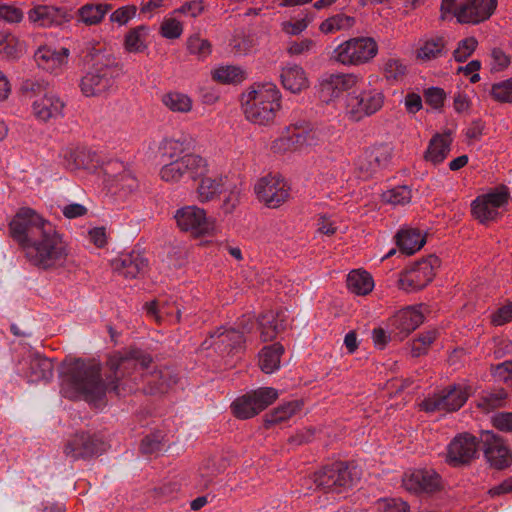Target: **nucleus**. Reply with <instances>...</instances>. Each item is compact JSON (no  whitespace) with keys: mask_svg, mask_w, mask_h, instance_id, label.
I'll use <instances>...</instances> for the list:
<instances>
[{"mask_svg":"<svg viewBox=\"0 0 512 512\" xmlns=\"http://www.w3.org/2000/svg\"><path fill=\"white\" fill-rule=\"evenodd\" d=\"M378 52V45L372 37H355L341 43L333 57L344 65H360L369 62Z\"/></svg>","mask_w":512,"mask_h":512,"instance_id":"6e6552de","label":"nucleus"},{"mask_svg":"<svg viewBox=\"0 0 512 512\" xmlns=\"http://www.w3.org/2000/svg\"><path fill=\"white\" fill-rule=\"evenodd\" d=\"M9 234L25 251L27 260L39 269L61 266L68 252L55 226L30 207H21L9 223Z\"/></svg>","mask_w":512,"mask_h":512,"instance_id":"f03ea898","label":"nucleus"},{"mask_svg":"<svg viewBox=\"0 0 512 512\" xmlns=\"http://www.w3.org/2000/svg\"><path fill=\"white\" fill-rule=\"evenodd\" d=\"M277 398L276 389L261 387L235 399L231 404L232 413L238 419H249L265 410Z\"/></svg>","mask_w":512,"mask_h":512,"instance_id":"1a4fd4ad","label":"nucleus"},{"mask_svg":"<svg viewBox=\"0 0 512 512\" xmlns=\"http://www.w3.org/2000/svg\"><path fill=\"white\" fill-rule=\"evenodd\" d=\"M152 362V357L145 351L130 347L113 353L108 357L106 365L109 372L106 381L102 379L100 364L82 359L63 361L59 374L63 385L73 396H81L85 401L99 407L104 404L106 393L121 394L120 379L130 375L138 366L145 368Z\"/></svg>","mask_w":512,"mask_h":512,"instance_id":"f257e3e1","label":"nucleus"},{"mask_svg":"<svg viewBox=\"0 0 512 512\" xmlns=\"http://www.w3.org/2000/svg\"><path fill=\"white\" fill-rule=\"evenodd\" d=\"M490 95L497 102L512 103V77L494 83L491 87Z\"/></svg>","mask_w":512,"mask_h":512,"instance_id":"49530a36","label":"nucleus"},{"mask_svg":"<svg viewBox=\"0 0 512 512\" xmlns=\"http://www.w3.org/2000/svg\"><path fill=\"white\" fill-rule=\"evenodd\" d=\"M114 185L118 190H123L125 193H132L137 190L138 181L127 171L119 175Z\"/></svg>","mask_w":512,"mask_h":512,"instance_id":"13d9d810","label":"nucleus"},{"mask_svg":"<svg viewBox=\"0 0 512 512\" xmlns=\"http://www.w3.org/2000/svg\"><path fill=\"white\" fill-rule=\"evenodd\" d=\"M509 198V190L505 185H500L492 189L489 193L484 194V199L488 203H490L495 209L507 204Z\"/></svg>","mask_w":512,"mask_h":512,"instance_id":"603ef678","label":"nucleus"},{"mask_svg":"<svg viewBox=\"0 0 512 512\" xmlns=\"http://www.w3.org/2000/svg\"><path fill=\"white\" fill-rule=\"evenodd\" d=\"M316 144V132L311 123L306 121L296 122L287 128L286 134L274 142V148L278 150H296L303 146Z\"/></svg>","mask_w":512,"mask_h":512,"instance_id":"dca6fc26","label":"nucleus"},{"mask_svg":"<svg viewBox=\"0 0 512 512\" xmlns=\"http://www.w3.org/2000/svg\"><path fill=\"white\" fill-rule=\"evenodd\" d=\"M105 451V443L96 435L88 432L75 433L65 444L64 453L73 461L87 460Z\"/></svg>","mask_w":512,"mask_h":512,"instance_id":"ddd939ff","label":"nucleus"},{"mask_svg":"<svg viewBox=\"0 0 512 512\" xmlns=\"http://www.w3.org/2000/svg\"><path fill=\"white\" fill-rule=\"evenodd\" d=\"M255 193L269 208H277L285 202L289 196L286 183L274 176L261 178L255 185Z\"/></svg>","mask_w":512,"mask_h":512,"instance_id":"aec40b11","label":"nucleus"},{"mask_svg":"<svg viewBox=\"0 0 512 512\" xmlns=\"http://www.w3.org/2000/svg\"><path fill=\"white\" fill-rule=\"evenodd\" d=\"M357 167L361 173V176L364 178L372 176V174L379 169L374 163V161H370V159H367L366 151L359 157Z\"/></svg>","mask_w":512,"mask_h":512,"instance_id":"774afa93","label":"nucleus"},{"mask_svg":"<svg viewBox=\"0 0 512 512\" xmlns=\"http://www.w3.org/2000/svg\"><path fill=\"white\" fill-rule=\"evenodd\" d=\"M347 287L357 295H367L372 291L374 281L368 272L353 270L347 276Z\"/></svg>","mask_w":512,"mask_h":512,"instance_id":"e433bc0d","label":"nucleus"},{"mask_svg":"<svg viewBox=\"0 0 512 512\" xmlns=\"http://www.w3.org/2000/svg\"><path fill=\"white\" fill-rule=\"evenodd\" d=\"M497 4V0H442L441 19L453 13L460 24H479L492 16Z\"/></svg>","mask_w":512,"mask_h":512,"instance_id":"39448f33","label":"nucleus"},{"mask_svg":"<svg viewBox=\"0 0 512 512\" xmlns=\"http://www.w3.org/2000/svg\"><path fill=\"white\" fill-rule=\"evenodd\" d=\"M160 30L163 37L167 39H176L181 36L183 28L182 24L178 20L170 18L163 21Z\"/></svg>","mask_w":512,"mask_h":512,"instance_id":"6e6d98bb","label":"nucleus"},{"mask_svg":"<svg viewBox=\"0 0 512 512\" xmlns=\"http://www.w3.org/2000/svg\"><path fill=\"white\" fill-rule=\"evenodd\" d=\"M506 398L507 392L504 389H499L483 395L479 400L478 407L487 412H490L497 408L503 407L505 405Z\"/></svg>","mask_w":512,"mask_h":512,"instance_id":"37998d69","label":"nucleus"},{"mask_svg":"<svg viewBox=\"0 0 512 512\" xmlns=\"http://www.w3.org/2000/svg\"><path fill=\"white\" fill-rule=\"evenodd\" d=\"M242 106L246 118L255 124L272 123L281 108V94L274 83H254L242 95Z\"/></svg>","mask_w":512,"mask_h":512,"instance_id":"7ed1b4c3","label":"nucleus"},{"mask_svg":"<svg viewBox=\"0 0 512 512\" xmlns=\"http://www.w3.org/2000/svg\"><path fill=\"white\" fill-rule=\"evenodd\" d=\"M395 242L402 254L412 255L425 245L426 237L417 229H402L396 233Z\"/></svg>","mask_w":512,"mask_h":512,"instance_id":"bb28decb","label":"nucleus"},{"mask_svg":"<svg viewBox=\"0 0 512 512\" xmlns=\"http://www.w3.org/2000/svg\"><path fill=\"white\" fill-rule=\"evenodd\" d=\"M53 369L54 366L51 359L35 353L30 356L27 376L30 382H48L53 377Z\"/></svg>","mask_w":512,"mask_h":512,"instance_id":"c85d7f7f","label":"nucleus"},{"mask_svg":"<svg viewBox=\"0 0 512 512\" xmlns=\"http://www.w3.org/2000/svg\"><path fill=\"white\" fill-rule=\"evenodd\" d=\"M162 439L163 436L161 432L152 433L145 436L141 441L140 451L145 455L159 452L163 446Z\"/></svg>","mask_w":512,"mask_h":512,"instance_id":"864d4df0","label":"nucleus"},{"mask_svg":"<svg viewBox=\"0 0 512 512\" xmlns=\"http://www.w3.org/2000/svg\"><path fill=\"white\" fill-rule=\"evenodd\" d=\"M365 151L367 152V159L374 161L379 169L385 167L391 159L392 149L387 144L376 145Z\"/></svg>","mask_w":512,"mask_h":512,"instance_id":"a18cd8bd","label":"nucleus"},{"mask_svg":"<svg viewBox=\"0 0 512 512\" xmlns=\"http://www.w3.org/2000/svg\"><path fill=\"white\" fill-rule=\"evenodd\" d=\"M472 215L481 223L494 220L498 216L497 209L484 199V195L478 196L471 204Z\"/></svg>","mask_w":512,"mask_h":512,"instance_id":"ea45409f","label":"nucleus"},{"mask_svg":"<svg viewBox=\"0 0 512 512\" xmlns=\"http://www.w3.org/2000/svg\"><path fill=\"white\" fill-rule=\"evenodd\" d=\"M282 313L276 314L272 311L261 314L258 318V324L261 329V337L263 341H272L277 334L285 329L284 320L281 318Z\"/></svg>","mask_w":512,"mask_h":512,"instance_id":"2f4dec72","label":"nucleus"},{"mask_svg":"<svg viewBox=\"0 0 512 512\" xmlns=\"http://www.w3.org/2000/svg\"><path fill=\"white\" fill-rule=\"evenodd\" d=\"M445 397H442L441 392L438 394H434L432 397H428L422 401L420 407L422 410L426 412H435V411H444L443 400Z\"/></svg>","mask_w":512,"mask_h":512,"instance_id":"69168bd1","label":"nucleus"},{"mask_svg":"<svg viewBox=\"0 0 512 512\" xmlns=\"http://www.w3.org/2000/svg\"><path fill=\"white\" fill-rule=\"evenodd\" d=\"M383 102V94L376 90L359 93L353 91L348 95L347 106L351 109V113L355 115V119L360 120L363 116L376 113L383 106Z\"/></svg>","mask_w":512,"mask_h":512,"instance_id":"6ab92c4d","label":"nucleus"},{"mask_svg":"<svg viewBox=\"0 0 512 512\" xmlns=\"http://www.w3.org/2000/svg\"><path fill=\"white\" fill-rule=\"evenodd\" d=\"M64 103L55 96H45L33 103V111L37 118L48 121L62 113Z\"/></svg>","mask_w":512,"mask_h":512,"instance_id":"473e14b6","label":"nucleus"},{"mask_svg":"<svg viewBox=\"0 0 512 512\" xmlns=\"http://www.w3.org/2000/svg\"><path fill=\"white\" fill-rule=\"evenodd\" d=\"M403 487L412 493L432 494L443 488L441 476L433 469H414L404 473Z\"/></svg>","mask_w":512,"mask_h":512,"instance_id":"4468645a","label":"nucleus"},{"mask_svg":"<svg viewBox=\"0 0 512 512\" xmlns=\"http://www.w3.org/2000/svg\"><path fill=\"white\" fill-rule=\"evenodd\" d=\"M207 173V160L200 155L187 153L165 164L160 170V177L162 180L172 183L185 179L195 182Z\"/></svg>","mask_w":512,"mask_h":512,"instance_id":"0eeeda50","label":"nucleus"},{"mask_svg":"<svg viewBox=\"0 0 512 512\" xmlns=\"http://www.w3.org/2000/svg\"><path fill=\"white\" fill-rule=\"evenodd\" d=\"M359 478L356 467L343 461L324 465L312 477L317 489L338 494L352 488Z\"/></svg>","mask_w":512,"mask_h":512,"instance_id":"20e7f679","label":"nucleus"},{"mask_svg":"<svg viewBox=\"0 0 512 512\" xmlns=\"http://www.w3.org/2000/svg\"><path fill=\"white\" fill-rule=\"evenodd\" d=\"M113 269L125 278L134 279L143 274L148 266V261L140 253L132 251L122 254L112 263Z\"/></svg>","mask_w":512,"mask_h":512,"instance_id":"5701e85b","label":"nucleus"},{"mask_svg":"<svg viewBox=\"0 0 512 512\" xmlns=\"http://www.w3.org/2000/svg\"><path fill=\"white\" fill-rule=\"evenodd\" d=\"M471 394L470 386L449 385L441 391L445 412L458 411L468 400Z\"/></svg>","mask_w":512,"mask_h":512,"instance_id":"cd10ccee","label":"nucleus"},{"mask_svg":"<svg viewBox=\"0 0 512 512\" xmlns=\"http://www.w3.org/2000/svg\"><path fill=\"white\" fill-rule=\"evenodd\" d=\"M481 448L480 436L464 432L453 438L448 445L446 462L452 467L469 465Z\"/></svg>","mask_w":512,"mask_h":512,"instance_id":"9b49d317","label":"nucleus"},{"mask_svg":"<svg viewBox=\"0 0 512 512\" xmlns=\"http://www.w3.org/2000/svg\"><path fill=\"white\" fill-rule=\"evenodd\" d=\"M445 48V41L442 37L426 41L418 50L417 57L422 60H431L442 55Z\"/></svg>","mask_w":512,"mask_h":512,"instance_id":"c03bdc74","label":"nucleus"},{"mask_svg":"<svg viewBox=\"0 0 512 512\" xmlns=\"http://www.w3.org/2000/svg\"><path fill=\"white\" fill-rule=\"evenodd\" d=\"M239 325H241L242 331L235 328L224 329L220 327L210 332V338H216V341L212 342L210 346H215L221 353L228 355H234L242 351L245 344L244 333L252 330L253 323L241 321Z\"/></svg>","mask_w":512,"mask_h":512,"instance_id":"f3484780","label":"nucleus"},{"mask_svg":"<svg viewBox=\"0 0 512 512\" xmlns=\"http://www.w3.org/2000/svg\"><path fill=\"white\" fill-rule=\"evenodd\" d=\"M358 81L355 74L331 73L322 76L318 85V94L322 102L329 103L344 91L353 88Z\"/></svg>","mask_w":512,"mask_h":512,"instance_id":"a211bd4d","label":"nucleus"},{"mask_svg":"<svg viewBox=\"0 0 512 512\" xmlns=\"http://www.w3.org/2000/svg\"><path fill=\"white\" fill-rule=\"evenodd\" d=\"M0 55L8 60H16L22 55L18 38L8 31H0Z\"/></svg>","mask_w":512,"mask_h":512,"instance_id":"58836bf2","label":"nucleus"},{"mask_svg":"<svg viewBox=\"0 0 512 512\" xmlns=\"http://www.w3.org/2000/svg\"><path fill=\"white\" fill-rule=\"evenodd\" d=\"M481 449L490 467L504 470L512 464V454L504 440L490 430L480 432Z\"/></svg>","mask_w":512,"mask_h":512,"instance_id":"f8f14e48","label":"nucleus"},{"mask_svg":"<svg viewBox=\"0 0 512 512\" xmlns=\"http://www.w3.org/2000/svg\"><path fill=\"white\" fill-rule=\"evenodd\" d=\"M491 320L494 325L500 326L512 320V303L498 308L492 315Z\"/></svg>","mask_w":512,"mask_h":512,"instance_id":"338daca9","label":"nucleus"},{"mask_svg":"<svg viewBox=\"0 0 512 512\" xmlns=\"http://www.w3.org/2000/svg\"><path fill=\"white\" fill-rule=\"evenodd\" d=\"M440 267V259L430 254L415 262L405 270L398 281L399 288L406 292H415L425 288L435 277V269Z\"/></svg>","mask_w":512,"mask_h":512,"instance_id":"9d476101","label":"nucleus"},{"mask_svg":"<svg viewBox=\"0 0 512 512\" xmlns=\"http://www.w3.org/2000/svg\"><path fill=\"white\" fill-rule=\"evenodd\" d=\"M284 353V347L280 343L265 346L259 355V366L266 374H271L280 367V358Z\"/></svg>","mask_w":512,"mask_h":512,"instance_id":"72a5a7b5","label":"nucleus"},{"mask_svg":"<svg viewBox=\"0 0 512 512\" xmlns=\"http://www.w3.org/2000/svg\"><path fill=\"white\" fill-rule=\"evenodd\" d=\"M148 35L149 27L146 25L131 28L124 37L125 50L129 53H143L147 49Z\"/></svg>","mask_w":512,"mask_h":512,"instance_id":"f704fd0d","label":"nucleus"},{"mask_svg":"<svg viewBox=\"0 0 512 512\" xmlns=\"http://www.w3.org/2000/svg\"><path fill=\"white\" fill-rule=\"evenodd\" d=\"M112 9L110 4L102 3H87L82 6L77 13L79 14L80 20L86 25L99 24L105 14Z\"/></svg>","mask_w":512,"mask_h":512,"instance_id":"4c0bfd02","label":"nucleus"},{"mask_svg":"<svg viewBox=\"0 0 512 512\" xmlns=\"http://www.w3.org/2000/svg\"><path fill=\"white\" fill-rule=\"evenodd\" d=\"M121 74V67L115 58H102L94 62L90 70L82 77L80 88L86 97L98 96L108 91L114 80Z\"/></svg>","mask_w":512,"mask_h":512,"instance_id":"423d86ee","label":"nucleus"},{"mask_svg":"<svg viewBox=\"0 0 512 512\" xmlns=\"http://www.w3.org/2000/svg\"><path fill=\"white\" fill-rule=\"evenodd\" d=\"M194 140L189 135L181 134L179 137L165 138L159 145V151L163 157L169 159L178 158L180 154L193 148Z\"/></svg>","mask_w":512,"mask_h":512,"instance_id":"c756f323","label":"nucleus"},{"mask_svg":"<svg viewBox=\"0 0 512 512\" xmlns=\"http://www.w3.org/2000/svg\"><path fill=\"white\" fill-rule=\"evenodd\" d=\"M23 18V12L21 9L10 6V5H0V20H5L9 23H18Z\"/></svg>","mask_w":512,"mask_h":512,"instance_id":"e2e57ef3","label":"nucleus"},{"mask_svg":"<svg viewBox=\"0 0 512 512\" xmlns=\"http://www.w3.org/2000/svg\"><path fill=\"white\" fill-rule=\"evenodd\" d=\"M213 79L222 84L240 83L245 78L244 71L236 66H222L213 72Z\"/></svg>","mask_w":512,"mask_h":512,"instance_id":"a19ab883","label":"nucleus"},{"mask_svg":"<svg viewBox=\"0 0 512 512\" xmlns=\"http://www.w3.org/2000/svg\"><path fill=\"white\" fill-rule=\"evenodd\" d=\"M137 12V7L135 5H127L116 9L110 15L111 22H117L120 25L126 24L130 19H132Z\"/></svg>","mask_w":512,"mask_h":512,"instance_id":"4d7b16f0","label":"nucleus"},{"mask_svg":"<svg viewBox=\"0 0 512 512\" xmlns=\"http://www.w3.org/2000/svg\"><path fill=\"white\" fill-rule=\"evenodd\" d=\"M200 182L197 187L198 199L200 202H208L214 200L226 188L227 176L215 175V176H204L199 177Z\"/></svg>","mask_w":512,"mask_h":512,"instance_id":"a878e982","label":"nucleus"},{"mask_svg":"<svg viewBox=\"0 0 512 512\" xmlns=\"http://www.w3.org/2000/svg\"><path fill=\"white\" fill-rule=\"evenodd\" d=\"M64 163L71 171L78 169L94 171L100 166V157L90 149L76 148L65 152Z\"/></svg>","mask_w":512,"mask_h":512,"instance_id":"4be33fe9","label":"nucleus"},{"mask_svg":"<svg viewBox=\"0 0 512 512\" xmlns=\"http://www.w3.org/2000/svg\"><path fill=\"white\" fill-rule=\"evenodd\" d=\"M492 423L495 428L504 432H512V412H500L493 416Z\"/></svg>","mask_w":512,"mask_h":512,"instance_id":"0e129e2a","label":"nucleus"},{"mask_svg":"<svg viewBox=\"0 0 512 512\" xmlns=\"http://www.w3.org/2000/svg\"><path fill=\"white\" fill-rule=\"evenodd\" d=\"M492 374L512 387V361H504L492 367Z\"/></svg>","mask_w":512,"mask_h":512,"instance_id":"052dcab7","label":"nucleus"},{"mask_svg":"<svg viewBox=\"0 0 512 512\" xmlns=\"http://www.w3.org/2000/svg\"><path fill=\"white\" fill-rule=\"evenodd\" d=\"M385 75L388 79L397 80L406 73V66L399 60L389 59L384 67Z\"/></svg>","mask_w":512,"mask_h":512,"instance_id":"680f3d73","label":"nucleus"},{"mask_svg":"<svg viewBox=\"0 0 512 512\" xmlns=\"http://www.w3.org/2000/svg\"><path fill=\"white\" fill-rule=\"evenodd\" d=\"M165 106L174 112L185 113L191 110V99L182 93L170 92L163 96L162 99Z\"/></svg>","mask_w":512,"mask_h":512,"instance_id":"79ce46f5","label":"nucleus"},{"mask_svg":"<svg viewBox=\"0 0 512 512\" xmlns=\"http://www.w3.org/2000/svg\"><path fill=\"white\" fill-rule=\"evenodd\" d=\"M29 19L38 23L40 26L61 25L65 21H69L71 15L67 14L61 8L53 6H37L28 13Z\"/></svg>","mask_w":512,"mask_h":512,"instance_id":"393cba45","label":"nucleus"},{"mask_svg":"<svg viewBox=\"0 0 512 512\" xmlns=\"http://www.w3.org/2000/svg\"><path fill=\"white\" fill-rule=\"evenodd\" d=\"M451 135V130H447L442 134L436 133L433 135L424 153V159L431 162L433 165L442 163L451 150Z\"/></svg>","mask_w":512,"mask_h":512,"instance_id":"b1692460","label":"nucleus"},{"mask_svg":"<svg viewBox=\"0 0 512 512\" xmlns=\"http://www.w3.org/2000/svg\"><path fill=\"white\" fill-rule=\"evenodd\" d=\"M175 219L181 230L190 231L196 237L208 235L214 230V222L207 218L203 209L196 206L177 210Z\"/></svg>","mask_w":512,"mask_h":512,"instance_id":"2eb2a0df","label":"nucleus"},{"mask_svg":"<svg viewBox=\"0 0 512 512\" xmlns=\"http://www.w3.org/2000/svg\"><path fill=\"white\" fill-rule=\"evenodd\" d=\"M379 512H408L409 505L401 499L387 498L381 499L377 503Z\"/></svg>","mask_w":512,"mask_h":512,"instance_id":"5fc2aeb1","label":"nucleus"},{"mask_svg":"<svg viewBox=\"0 0 512 512\" xmlns=\"http://www.w3.org/2000/svg\"><path fill=\"white\" fill-rule=\"evenodd\" d=\"M211 43L207 39H202L198 35L191 36L187 41V49L190 54L197 55L204 59L211 53Z\"/></svg>","mask_w":512,"mask_h":512,"instance_id":"de8ad7c7","label":"nucleus"},{"mask_svg":"<svg viewBox=\"0 0 512 512\" xmlns=\"http://www.w3.org/2000/svg\"><path fill=\"white\" fill-rule=\"evenodd\" d=\"M386 202L398 205L406 204L411 200V189L408 186H397L383 194Z\"/></svg>","mask_w":512,"mask_h":512,"instance_id":"09e8293b","label":"nucleus"},{"mask_svg":"<svg viewBox=\"0 0 512 512\" xmlns=\"http://www.w3.org/2000/svg\"><path fill=\"white\" fill-rule=\"evenodd\" d=\"M302 402L298 400L290 401L278 406L264 416V427L271 428L273 425L286 421L301 409Z\"/></svg>","mask_w":512,"mask_h":512,"instance_id":"c9c22d12","label":"nucleus"},{"mask_svg":"<svg viewBox=\"0 0 512 512\" xmlns=\"http://www.w3.org/2000/svg\"><path fill=\"white\" fill-rule=\"evenodd\" d=\"M423 97L426 104H428L435 110H440L444 105V101L446 99V92L444 91V89L440 87L432 86L424 89Z\"/></svg>","mask_w":512,"mask_h":512,"instance_id":"3c124183","label":"nucleus"},{"mask_svg":"<svg viewBox=\"0 0 512 512\" xmlns=\"http://www.w3.org/2000/svg\"><path fill=\"white\" fill-rule=\"evenodd\" d=\"M283 87L290 92L297 94L309 86L304 69L298 65L286 67L281 73Z\"/></svg>","mask_w":512,"mask_h":512,"instance_id":"7c9ffc66","label":"nucleus"},{"mask_svg":"<svg viewBox=\"0 0 512 512\" xmlns=\"http://www.w3.org/2000/svg\"><path fill=\"white\" fill-rule=\"evenodd\" d=\"M478 41L475 37H468L458 43L457 49L453 52L455 61L465 62L477 48Z\"/></svg>","mask_w":512,"mask_h":512,"instance_id":"8fccbe9b","label":"nucleus"},{"mask_svg":"<svg viewBox=\"0 0 512 512\" xmlns=\"http://www.w3.org/2000/svg\"><path fill=\"white\" fill-rule=\"evenodd\" d=\"M99 167L103 170V173L109 178H112L114 182L119 178L120 174L127 172L124 163L118 160H110L106 163L100 161Z\"/></svg>","mask_w":512,"mask_h":512,"instance_id":"bf43d9fd","label":"nucleus"},{"mask_svg":"<svg viewBox=\"0 0 512 512\" xmlns=\"http://www.w3.org/2000/svg\"><path fill=\"white\" fill-rule=\"evenodd\" d=\"M423 320L424 316L419 310L413 307H407L398 311L390 318V326L398 331L395 335L399 336V339L402 340L418 328Z\"/></svg>","mask_w":512,"mask_h":512,"instance_id":"412c9836","label":"nucleus"}]
</instances>
